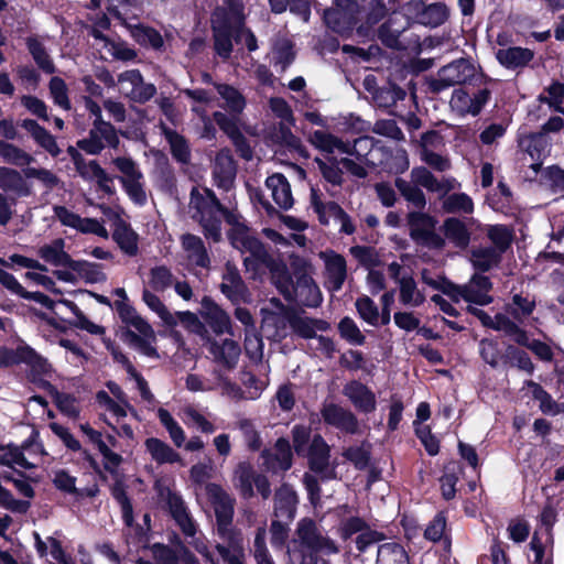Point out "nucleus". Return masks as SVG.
I'll list each match as a JSON object with an SVG mask.
<instances>
[{"label":"nucleus","mask_w":564,"mask_h":564,"mask_svg":"<svg viewBox=\"0 0 564 564\" xmlns=\"http://www.w3.org/2000/svg\"><path fill=\"white\" fill-rule=\"evenodd\" d=\"M447 527V516L445 511H438L434 518L430 521L426 529L424 530V538L431 542L437 543L442 539H445L448 544L451 540L445 534Z\"/></svg>","instance_id":"09e8293b"},{"label":"nucleus","mask_w":564,"mask_h":564,"mask_svg":"<svg viewBox=\"0 0 564 564\" xmlns=\"http://www.w3.org/2000/svg\"><path fill=\"white\" fill-rule=\"evenodd\" d=\"M444 239H447L456 248L466 249L470 242V232L466 224L456 217H448L442 226Z\"/></svg>","instance_id":"a878e982"},{"label":"nucleus","mask_w":564,"mask_h":564,"mask_svg":"<svg viewBox=\"0 0 564 564\" xmlns=\"http://www.w3.org/2000/svg\"><path fill=\"white\" fill-rule=\"evenodd\" d=\"M260 456L264 468L274 475L285 473L293 466L292 446L285 437H279L272 449H262Z\"/></svg>","instance_id":"6e6552de"},{"label":"nucleus","mask_w":564,"mask_h":564,"mask_svg":"<svg viewBox=\"0 0 564 564\" xmlns=\"http://www.w3.org/2000/svg\"><path fill=\"white\" fill-rule=\"evenodd\" d=\"M0 156L9 164L25 165L32 160L31 155L17 145L0 141Z\"/></svg>","instance_id":"bf43d9fd"},{"label":"nucleus","mask_w":564,"mask_h":564,"mask_svg":"<svg viewBox=\"0 0 564 564\" xmlns=\"http://www.w3.org/2000/svg\"><path fill=\"white\" fill-rule=\"evenodd\" d=\"M394 186L398 188L404 199L413 204L416 208L423 209L425 207L426 198L423 191L419 186L412 185L410 182L402 177H397L394 180Z\"/></svg>","instance_id":"a18cd8bd"},{"label":"nucleus","mask_w":564,"mask_h":564,"mask_svg":"<svg viewBox=\"0 0 564 564\" xmlns=\"http://www.w3.org/2000/svg\"><path fill=\"white\" fill-rule=\"evenodd\" d=\"M110 494L112 498L120 505L122 520L127 527H131L134 521L133 517V506L131 499L127 494V486L122 478L119 476L116 477L115 482L110 487Z\"/></svg>","instance_id":"e433bc0d"},{"label":"nucleus","mask_w":564,"mask_h":564,"mask_svg":"<svg viewBox=\"0 0 564 564\" xmlns=\"http://www.w3.org/2000/svg\"><path fill=\"white\" fill-rule=\"evenodd\" d=\"M132 36L141 45L160 48L163 45V39L159 32L143 25H134Z\"/></svg>","instance_id":"69168bd1"},{"label":"nucleus","mask_w":564,"mask_h":564,"mask_svg":"<svg viewBox=\"0 0 564 564\" xmlns=\"http://www.w3.org/2000/svg\"><path fill=\"white\" fill-rule=\"evenodd\" d=\"M200 305L202 317L216 335L231 334L229 315L210 296L205 295Z\"/></svg>","instance_id":"2eb2a0df"},{"label":"nucleus","mask_w":564,"mask_h":564,"mask_svg":"<svg viewBox=\"0 0 564 564\" xmlns=\"http://www.w3.org/2000/svg\"><path fill=\"white\" fill-rule=\"evenodd\" d=\"M208 350L214 356L215 361L228 370L236 368L241 354L239 344L229 338L224 339L221 344L215 339L210 340Z\"/></svg>","instance_id":"4be33fe9"},{"label":"nucleus","mask_w":564,"mask_h":564,"mask_svg":"<svg viewBox=\"0 0 564 564\" xmlns=\"http://www.w3.org/2000/svg\"><path fill=\"white\" fill-rule=\"evenodd\" d=\"M117 122L123 126L119 129V133L129 140H139L144 137V121L147 119V108H107Z\"/></svg>","instance_id":"1a4fd4ad"},{"label":"nucleus","mask_w":564,"mask_h":564,"mask_svg":"<svg viewBox=\"0 0 564 564\" xmlns=\"http://www.w3.org/2000/svg\"><path fill=\"white\" fill-rule=\"evenodd\" d=\"M21 364L30 367L32 382H37L41 377L48 376L52 371L48 360L23 340L15 349L0 346V368H9Z\"/></svg>","instance_id":"f03ea898"},{"label":"nucleus","mask_w":564,"mask_h":564,"mask_svg":"<svg viewBox=\"0 0 564 564\" xmlns=\"http://www.w3.org/2000/svg\"><path fill=\"white\" fill-rule=\"evenodd\" d=\"M165 138L170 144L173 159L182 164L189 163L191 149L186 139L175 130H166Z\"/></svg>","instance_id":"37998d69"},{"label":"nucleus","mask_w":564,"mask_h":564,"mask_svg":"<svg viewBox=\"0 0 564 564\" xmlns=\"http://www.w3.org/2000/svg\"><path fill=\"white\" fill-rule=\"evenodd\" d=\"M147 452L151 458L159 465L181 463V455L174 451L167 443L158 438L149 437L144 442Z\"/></svg>","instance_id":"c756f323"},{"label":"nucleus","mask_w":564,"mask_h":564,"mask_svg":"<svg viewBox=\"0 0 564 564\" xmlns=\"http://www.w3.org/2000/svg\"><path fill=\"white\" fill-rule=\"evenodd\" d=\"M299 497L293 487L283 482L274 494L273 514L278 519L293 521L296 514Z\"/></svg>","instance_id":"dca6fc26"},{"label":"nucleus","mask_w":564,"mask_h":564,"mask_svg":"<svg viewBox=\"0 0 564 564\" xmlns=\"http://www.w3.org/2000/svg\"><path fill=\"white\" fill-rule=\"evenodd\" d=\"M499 63L508 68L525 66L532 58L533 52L523 47L500 48L496 53Z\"/></svg>","instance_id":"c9c22d12"},{"label":"nucleus","mask_w":564,"mask_h":564,"mask_svg":"<svg viewBox=\"0 0 564 564\" xmlns=\"http://www.w3.org/2000/svg\"><path fill=\"white\" fill-rule=\"evenodd\" d=\"M88 167L91 174L89 175L93 178H96L98 188L107 195H113L116 193L115 187L111 185L113 182V176L109 175L105 169L100 166L97 160H91L88 162Z\"/></svg>","instance_id":"0e129e2a"},{"label":"nucleus","mask_w":564,"mask_h":564,"mask_svg":"<svg viewBox=\"0 0 564 564\" xmlns=\"http://www.w3.org/2000/svg\"><path fill=\"white\" fill-rule=\"evenodd\" d=\"M0 188L4 192H13L19 196L31 194L30 187L21 173L6 166H0Z\"/></svg>","instance_id":"f704fd0d"},{"label":"nucleus","mask_w":564,"mask_h":564,"mask_svg":"<svg viewBox=\"0 0 564 564\" xmlns=\"http://www.w3.org/2000/svg\"><path fill=\"white\" fill-rule=\"evenodd\" d=\"M265 186L272 191V198L280 208L288 210L292 208L294 199L291 185L282 173H274L267 177Z\"/></svg>","instance_id":"b1692460"},{"label":"nucleus","mask_w":564,"mask_h":564,"mask_svg":"<svg viewBox=\"0 0 564 564\" xmlns=\"http://www.w3.org/2000/svg\"><path fill=\"white\" fill-rule=\"evenodd\" d=\"M501 260L502 254L491 246L474 248L470 252L473 268L481 273L498 267Z\"/></svg>","instance_id":"7c9ffc66"},{"label":"nucleus","mask_w":564,"mask_h":564,"mask_svg":"<svg viewBox=\"0 0 564 564\" xmlns=\"http://www.w3.org/2000/svg\"><path fill=\"white\" fill-rule=\"evenodd\" d=\"M521 145L531 159H545L549 141L545 133L535 132L522 140Z\"/></svg>","instance_id":"de8ad7c7"},{"label":"nucleus","mask_w":564,"mask_h":564,"mask_svg":"<svg viewBox=\"0 0 564 564\" xmlns=\"http://www.w3.org/2000/svg\"><path fill=\"white\" fill-rule=\"evenodd\" d=\"M258 473L250 462H240L234 470V486L238 490L240 497L250 500L256 496L253 482Z\"/></svg>","instance_id":"5701e85b"},{"label":"nucleus","mask_w":564,"mask_h":564,"mask_svg":"<svg viewBox=\"0 0 564 564\" xmlns=\"http://www.w3.org/2000/svg\"><path fill=\"white\" fill-rule=\"evenodd\" d=\"M368 525L367 521L358 516L349 517L340 522L338 535L343 541H347L351 539L352 535L368 529Z\"/></svg>","instance_id":"338daca9"},{"label":"nucleus","mask_w":564,"mask_h":564,"mask_svg":"<svg viewBox=\"0 0 564 564\" xmlns=\"http://www.w3.org/2000/svg\"><path fill=\"white\" fill-rule=\"evenodd\" d=\"M445 212L471 214L474 212V202L466 193H454L449 195L443 204Z\"/></svg>","instance_id":"13d9d810"},{"label":"nucleus","mask_w":564,"mask_h":564,"mask_svg":"<svg viewBox=\"0 0 564 564\" xmlns=\"http://www.w3.org/2000/svg\"><path fill=\"white\" fill-rule=\"evenodd\" d=\"M166 506L171 517L175 520L182 532L186 536H194L196 533V527L187 511L182 496L169 489L166 496Z\"/></svg>","instance_id":"f3484780"},{"label":"nucleus","mask_w":564,"mask_h":564,"mask_svg":"<svg viewBox=\"0 0 564 564\" xmlns=\"http://www.w3.org/2000/svg\"><path fill=\"white\" fill-rule=\"evenodd\" d=\"M319 546L293 545L289 549L291 564H317Z\"/></svg>","instance_id":"603ef678"},{"label":"nucleus","mask_w":564,"mask_h":564,"mask_svg":"<svg viewBox=\"0 0 564 564\" xmlns=\"http://www.w3.org/2000/svg\"><path fill=\"white\" fill-rule=\"evenodd\" d=\"M422 281L432 289L437 290L444 295L448 296L452 302L457 303L456 294L458 291V284L454 283L445 275H440L438 279H433L427 275V270L424 269L422 271Z\"/></svg>","instance_id":"8fccbe9b"},{"label":"nucleus","mask_w":564,"mask_h":564,"mask_svg":"<svg viewBox=\"0 0 564 564\" xmlns=\"http://www.w3.org/2000/svg\"><path fill=\"white\" fill-rule=\"evenodd\" d=\"M525 386L529 388L532 399L540 403V410L544 414L556 413L557 403L540 383L533 380H528L525 381Z\"/></svg>","instance_id":"49530a36"},{"label":"nucleus","mask_w":564,"mask_h":564,"mask_svg":"<svg viewBox=\"0 0 564 564\" xmlns=\"http://www.w3.org/2000/svg\"><path fill=\"white\" fill-rule=\"evenodd\" d=\"M486 236L492 242L494 249H497L501 254L507 252L514 239L513 230L502 224L488 225Z\"/></svg>","instance_id":"58836bf2"},{"label":"nucleus","mask_w":564,"mask_h":564,"mask_svg":"<svg viewBox=\"0 0 564 564\" xmlns=\"http://www.w3.org/2000/svg\"><path fill=\"white\" fill-rule=\"evenodd\" d=\"M118 86L121 94L135 102H147L155 95V87L143 80L137 69L123 72L118 77Z\"/></svg>","instance_id":"9d476101"},{"label":"nucleus","mask_w":564,"mask_h":564,"mask_svg":"<svg viewBox=\"0 0 564 564\" xmlns=\"http://www.w3.org/2000/svg\"><path fill=\"white\" fill-rule=\"evenodd\" d=\"M86 283H99L107 280L106 274L102 272V264L96 262H89L87 260H79V265L75 270Z\"/></svg>","instance_id":"6e6d98bb"},{"label":"nucleus","mask_w":564,"mask_h":564,"mask_svg":"<svg viewBox=\"0 0 564 564\" xmlns=\"http://www.w3.org/2000/svg\"><path fill=\"white\" fill-rule=\"evenodd\" d=\"M357 4L350 0H336V7L324 12L328 28L339 34H347L357 21Z\"/></svg>","instance_id":"9b49d317"},{"label":"nucleus","mask_w":564,"mask_h":564,"mask_svg":"<svg viewBox=\"0 0 564 564\" xmlns=\"http://www.w3.org/2000/svg\"><path fill=\"white\" fill-rule=\"evenodd\" d=\"M142 300L151 311L159 315V317L166 326L175 327L177 325V319L167 310V307L158 295L150 292L148 289H144L142 292Z\"/></svg>","instance_id":"c03bdc74"},{"label":"nucleus","mask_w":564,"mask_h":564,"mask_svg":"<svg viewBox=\"0 0 564 564\" xmlns=\"http://www.w3.org/2000/svg\"><path fill=\"white\" fill-rule=\"evenodd\" d=\"M285 318L292 332L303 339H313L317 337L314 332L313 317H303L294 310H289L285 313Z\"/></svg>","instance_id":"a19ab883"},{"label":"nucleus","mask_w":564,"mask_h":564,"mask_svg":"<svg viewBox=\"0 0 564 564\" xmlns=\"http://www.w3.org/2000/svg\"><path fill=\"white\" fill-rule=\"evenodd\" d=\"M41 387L47 389L54 397L56 408L63 413L72 417H76L79 414V410L76 406V398L70 393L59 392L50 381L42 380V377L37 381Z\"/></svg>","instance_id":"ea45409f"},{"label":"nucleus","mask_w":564,"mask_h":564,"mask_svg":"<svg viewBox=\"0 0 564 564\" xmlns=\"http://www.w3.org/2000/svg\"><path fill=\"white\" fill-rule=\"evenodd\" d=\"M409 236L420 247L430 250L444 249L446 241L436 232L437 219L424 212L414 210L406 215Z\"/></svg>","instance_id":"7ed1b4c3"},{"label":"nucleus","mask_w":564,"mask_h":564,"mask_svg":"<svg viewBox=\"0 0 564 564\" xmlns=\"http://www.w3.org/2000/svg\"><path fill=\"white\" fill-rule=\"evenodd\" d=\"M249 0H226L230 17L224 9H217L212 17V25L215 39V50L221 57H228L231 50V35L238 44H245L249 51L257 50L254 34L242 26L245 19L243 10Z\"/></svg>","instance_id":"f257e3e1"},{"label":"nucleus","mask_w":564,"mask_h":564,"mask_svg":"<svg viewBox=\"0 0 564 564\" xmlns=\"http://www.w3.org/2000/svg\"><path fill=\"white\" fill-rule=\"evenodd\" d=\"M304 457H307L310 470L319 475L322 481L337 478L336 466L330 467L329 465L330 447L321 434H315L312 437Z\"/></svg>","instance_id":"39448f33"},{"label":"nucleus","mask_w":564,"mask_h":564,"mask_svg":"<svg viewBox=\"0 0 564 564\" xmlns=\"http://www.w3.org/2000/svg\"><path fill=\"white\" fill-rule=\"evenodd\" d=\"M112 164L123 174V176H118V180L129 198L138 205H144L147 194L141 183L143 174L135 161L128 156H117L112 159Z\"/></svg>","instance_id":"20e7f679"},{"label":"nucleus","mask_w":564,"mask_h":564,"mask_svg":"<svg viewBox=\"0 0 564 564\" xmlns=\"http://www.w3.org/2000/svg\"><path fill=\"white\" fill-rule=\"evenodd\" d=\"M540 183L549 186L553 193L564 191V170L557 164L547 166L541 173Z\"/></svg>","instance_id":"680f3d73"},{"label":"nucleus","mask_w":564,"mask_h":564,"mask_svg":"<svg viewBox=\"0 0 564 564\" xmlns=\"http://www.w3.org/2000/svg\"><path fill=\"white\" fill-rule=\"evenodd\" d=\"M325 270L330 290L339 291L347 278V262L345 257L332 251L325 259Z\"/></svg>","instance_id":"393cba45"},{"label":"nucleus","mask_w":564,"mask_h":564,"mask_svg":"<svg viewBox=\"0 0 564 564\" xmlns=\"http://www.w3.org/2000/svg\"><path fill=\"white\" fill-rule=\"evenodd\" d=\"M502 361L505 365L517 367L519 370L525 371L529 375H532L534 372L535 367L529 354L514 345L510 344L506 347V352L502 356Z\"/></svg>","instance_id":"79ce46f5"},{"label":"nucleus","mask_w":564,"mask_h":564,"mask_svg":"<svg viewBox=\"0 0 564 564\" xmlns=\"http://www.w3.org/2000/svg\"><path fill=\"white\" fill-rule=\"evenodd\" d=\"M325 424L340 430L347 434H356L359 430L357 416L348 409L336 403H326L321 409Z\"/></svg>","instance_id":"ddd939ff"},{"label":"nucleus","mask_w":564,"mask_h":564,"mask_svg":"<svg viewBox=\"0 0 564 564\" xmlns=\"http://www.w3.org/2000/svg\"><path fill=\"white\" fill-rule=\"evenodd\" d=\"M28 47L40 68L50 74L55 72V67L52 59L50 58L43 44L39 40L30 39L28 41Z\"/></svg>","instance_id":"774afa93"},{"label":"nucleus","mask_w":564,"mask_h":564,"mask_svg":"<svg viewBox=\"0 0 564 564\" xmlns=\"http://www.w3.org/2000/svg\"><path fill=\"white\" fill-rule=\"evenodd\" d=\"M292 446L297 456L304 457L311 444L312 430L304 424H295L291 431Z\"/></svg>","instance_id":"5fc2aeb1"},{"label":"nucleus","mask_w":564,"mask_h":564,"mask_svg":"<svg viewBox=\"0 0 564 564\" xmlns=\"http://www.w3.org/2000/svg\"><path fill=\"white\" fill-rule=\"evenodd\" d=\"M343 394L348 398L358 412L370 414L377 409L375 392L359 380H350L343 388Z\"/></svg>","instance_id":"4468645a"},{"label":"nucleus","mask_w":564,"mask_h":564,"mask_svg":"<svg viewBox=\"0 0 564 564\" xmlns=\"http://www.w3.org/2000/svg\"><path fill=\"white\" fill-rule=\"evenodd\" d=\"M195 213L192 218L199 224L204 237L217 243L221 240V218L219 210L214 208H206L200 205V208H194Z\"/></svg>","instance_id":"a211bd4d"},{"label":"nucleus","mask_w":564,"mask_h":564,"mask_svg":"<svg viewBox=\"0 0 564 564\" xmlns=\"http://www.w3.org/2000/svg\"><path fill=\"white\" fill-rule=\"evenodd\" d=\"M204 193L205 194H202L195 186L192 188L189 204L193 208H200V205L205 206L206 208H214L216 210L223 208L221 202L213 189L204 188Z\"/></svg>","instance_id":"052dcab7"},{"label":"nucleus","mask_w":564,"mask_h":564,"mask_svg":"<svg viewBox=\"0 0 564 564\" xmlns=\"http://www.w3.org/2000/svg\"><path fill=\"white\" fill-rule=\"evenodd\" d=\"M116 308L122 323L134 327L144 337L154 338L152 326L137 313L132 305L124 301H117Z\"/></svg>","instance_id":"c85d7f7f"},{"label":"nucleus","mask_w":564,"mask_h":564,"mask_svg":"<svg viewBox=\"0 0 564 564\" xmlns=\"http://www.w3.org/2000/svg\"><path fill=\"white\" fill-rule=\"evenodd\" d=\"M270 273L272 283L288 302H294L293 278L283 261H278L267 251L260 258Z\"/></svg>","instance_id":"f8f14e48"},{"label":"nucleus","mask_w":564,"mask_h":564,"mask_svg":"<svg viewBox=\"0 0 564 564\" xmlns=\"http://www.w3.org/2000/svg\"><path fill=\"white\" fill-rule=\"evenodd\" d=\"M218 534L228 541L229 546L237 552L234 554L230 552L228 546L224 544H217L216 551L220 555L224 562L227 564H245L243 563V546H242V536L241 532L234 529L232 527H227L226 530L218 531Z\"/></svg>","instance_id":"412c9836"},{"label":"nucleus","mask_w":564,"mask_h":564,"mask_svg":"<svg viewBox=\"0 0 564 564\" xmlns=\"http://www.w3.org/2000/svg\"><path fill=\"white\" fill-rule=\"evenodd\" d=\"M337 328L340 337L349 344L362 346L366 343V337L362 335L356 322L351 317H343L339 321Z\"/></svg>","instance_id":"864d4df0"},{"label":"nucleus","mask_w":564,"mask_h":564,"mask_svg":"<svg viewBox=\"0 0 564 564\" xmlns=\"http://www.w3.org/2000/svg\"><path fill=\"white\" fill-rule=\"evenodd\" d=\"M224 281L219 289L224 295L231 302H237L248 292L239 271L235 267H227L226 273L223 275Z\"/></svg>","instance_id":"473e14b6"},{"label":"nucleus","mask_w":564,"mask_h":564,"mask_svg":"<svg viewBox=\"0 0 564 564\" xmlns=\"http://www.w3.org/2000/svg\"><path fill=\"white\" fill-rule=\"evenodd\" d=\"M21 127L30 132L35 142L53 158L59 155L61 149L58 148L55 138L44 127L40 126L37 121L33 119H24L21 122Z\"/></svg>","instance_id":"cd10ccee"},{"label":"nucleus","mask_w":564,"mask_h":564,"mask_svg":"<svg viewBox=\"0 0 564 564\" xmlns=\"http://www.w3.org/2000/svg\"><path fill=\"white\" fill-rule=\"evenodd\" d=\"M295 282L293 281V290H294V301L297 297H302L305 292V288H311L313 291L315 299L312 300V303H306L307 307H317L321 305L323 299L322 293L319 291L318 285L315 283L314 279L306 272L304 267L294 268Z\"/></svg>","instance_id":"2f4dec72"},{"label":"nucleus","mask_w":564,"mask_h":564,"mask_svg":"<svg viewBox=\"0 0 564 564\" xmlns=\"http://www.w3.org/2000/svg\"><path fill=\"white\" fill-rule=\"evenodd\" d=\"M376 564H410V558L403 545L388 542L379 545Z\"/></svg>","instance_id":"4c0bfd02"},{"label":"nucleus","mask_w":564,"mask_h":564,"mask_svg":"<svg viewBox=\"0 0 564 564\" xmlns=\"http://www.w3.org/2000/svg\"><path fill=\"white\" fill-rule=\"evenodd\" d=\"M174 275L166 265H156L150 270V286L156 292H163L172 286Z\"/></svg>","instance_id":"4d7b16f0"},{"label":"nucleus","mask_w":564,"mask_h":564,"mask_svg":"<svg viewBox=\"0 0 564 564\" xmlns=\"http://www.w3.org/2000/svg\"><path fill=\"white\" fill-rule=\"evenodd\" d=\"M328 161L330 162L329 164L319 158L315 159V162L318 166V170L323 178L334 186H341L344 178L343 171L338 166V164H340V161H337V159L334 156L328 158Z\"/></svg>","instance_id":"3c124183"},{"label":"nucleus","mask_w":564,"mask_h":564,"mask_svg":"<svg viewBox=\"0 0 564 564\" xmlns=\"http://www.w3.org/2000/svg\"><path fill=\"white\" fill-rule=\"evenodd\" d=\"M536 303L534 297L517 293L511 296L510 302L506 303L505 312L514 321L522 323L524 318L529 317L535 310Z\"/></svg>","instance_id":"72a5a7b5"},{"label":"nucleus","mask_w":564,"mask_h":564,"mask_svg":"<svg viewBox=\"0 0 564 564\" xmlns=\"http://www.w3.org/2000/svg\"><path fill=\"white\" fill-rule=\"evenodd\" d=\"M227 237L235 249L249 251L258 259L262 257L263 252H267L264 243L259 238L248 235V227L246 225L230 228Z\"/></svg>","instance_id":"aec40b11"},{"label":"nucleus","mask_w":564,"mask_h":564,"mask_svg":"<svg viewBox=\"0 0 564 564\" xmlns=\"http://www.w3.org/2000/svg\"><path fill=\"white\" fill-rule=\"evenodd\" d=\"M183 249L187 252V257L197 267L208 268L210 258L203 239L194 234H184L181 237Z\"/></svg>","instance_id":"bb28decb"},{"label":"nucleus","mask_w":564,"mask_h":564,"mask_svg":"<svg viewBox=\"0 0 564 564\" xmlns=\"http://www.w3.org/2000/svg\"><path fill=\"white\" fill-rule=\"evenodd\" d=\"M475 68L471 63L467 59H458L446 66L438 72V86H452L463 84L474 76Z\"/></svg>","instance_id":"6ab92c4d"},{"label":"nucleus","mask_w":564,"mask_h":564,"mask_svg":"<svg viewBox=\"0 0 564 564\" xmlns=\"http://www.w3.org/2000/svg\"><path fill=\"white\" fill-rule=\"evenodd\" d=\"M356 310L366 323L377 326L379 321V310L376 303L368 295L359 296L355 303Z\"/></svg>","instance_id":"e2e57ef3"},{"label":"nucleus","mask_w":564,"mask_h":564,"mask_svg":"<svg viewBox=\"0 0 564 564\" xmlns=\"http://www.w3.org/2000/svg\"><path fill=\"white\" fill-rule=\"evenodd\" d=\"M208 500L214 507L217 531L226 530L232 525L235 500L218 484L208 482L205 487Z\"/></svg>","instance_id":"0eeeda50"},{"label":"nucleus","mask_w":564,"mask_h":564,"mask_svg":"<svg viewBox=\"0 0 564 564\" xmlns=\"http://www.w3.org/2000/svg\"><path fill=\"white\" fill-rule=\"evenodd\" d=\"M102 213L112 220V240L119 249L129 257L139 253V235L133 230L130 223L126 221L119 213L109 206H100Z\"/></svg>","instance_id":"423d86ee"}]
</instances>
